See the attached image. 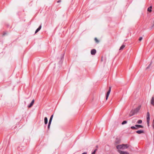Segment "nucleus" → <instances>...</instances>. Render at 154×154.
Segmentation results:
<instances>
[{"label": "nucleus", "mask_w": 154, "mask_h": 154, "mask_svg": "<svg viewBox=\"0 0 154 154\" xmlns=\"http://www.w3.org/2000/svg\"><path fill=\"white\" fill-rule=\"evenodd\" d=\"M34 102V100H33L29 105H28V108H31L33 105Z\"/></svg>", "instance_id": "6"}, {"label": "nucleus", "mask_w": 154, "mask_h": 154, "mask_svg": "<svg viewBox=\"0 0 154 154\" xmlns=\"http://www.w3.org/2000/svg\"><path fill=\"white\" fill-rule=\"evenodd\" d=\"M135 126L137 128H143V126L140 125H135Z\"/></svg>", "instance_id": "13"}, {"label": "nucleus", "mask_w": 154, "mask_h": 154, "mask_svg": "<svg viewBox=\"0 0 154 154\" xmlns=\"http://www.w3.org/2000/svg\"><path fill=\"white\" fill-rule=\"evenodd\" d=\"M137 123L138 124H141L142 123V121L141 120H139L137 121Z\"/></svg>", "instance_id": "18"}, {"label": "nucleus", "mask_w": 154, "mask_h": 154, "mask_svg": "<svg viewBox=\"0 0 154 154\" xmlns=\"http://www.w3.org/2000/svg\"><path fill=\"white\" fill-rule=\"evenodd\" d=\"M94 40L97 43H99V41L97 39V38H95Z\"/></svg>", "instance_id": "17"}, {"label": "nucleus", "mask_w": 154, "mask_h": 154, "mask_svg": "<svg viewBox=\"0 0 154 154\" xmlns=\"http://www.w3.org/2000/svg\"><path fill=\"white\" fill-rule=\"evenodd\" d=\"M152 6H150L149 8H147V11L151 12L152 11Z\"/></svg>", "instance_id": "12"}, {"label": "nucleus", "mask_w": 154, "mask_h": 154, "mask_svg": "<svg viewBox=\"0 0 154 154\" xmlns=\"http://www.w3.org/2000/svg\"><path fill=\"white\" fill-rule=\"evenodd\" d=\"M41 28H42V25H40L39 26V27H38V28H37V29H36V31H35V34H36V33L37 32H38V31H39L40 29H41Z\"/></svg>", "instance_id": "9"}, {"label": "nucleus", "mask_w": 154, "mask_h": 154, "mask_svg": "<svg viewBox=\"0 0 154 154\" xmlns=\"http://www.w3.org/2000/svg\"><path fill=\"white\" fill-rule=\"evenodd\" d=\"M51 121H49L48 125H50L51 123Z\"/></svg>", "instance_id": "24"}, {"label": "nucleus", "mask_w": 154, "mask_h": 154, "mask_svg": "<svg viewBox=\"0 0 154 154\" xmlns=\"http://www.w3.org/2000/svg\"><path fill=\"white\" fill-rule=\"evenodd\" d=\"M96 53V51L95 49H93L91 51V55H94Z\"/></svg>", "instance_id": "4"}, {"label": "nucleus", "mask_w": 154, "mask_h": 154, "mask_svg": "<svg viewBox=\"0 0 154 154\" xmlns=\"http://www.w3.org/2000/svg\"><path fill=\"white\" fill-rule=\"evenodd\" d=\"M82 154H87V153L86 152H84L82 153Z\"/></svg>", "instance_id": "28"}, {"label": "nucleus", "mask_w": 154, "mask_h": 154, "mask_svg": "<svg viewBox=\"0 0 154 154\" xmlns=\"http://www.w3.org/2000/svg\"><path fill=\"white\" fill-rule=\"evenodd\" d=\"M97 150V149H95L94 150V152H92L91 154H95V152Z\"/></svg>", "instance_id": "22"}, {"label": "nucleus", "mask_w": 154, "mask_h": 154, "mask_svg": "<svg viewBox=\"0 0 154 154\" xmlns=\"http://www.w3.org/2000/svg\"><path fill=\"white\" fill-rule=\"evenodd\" d=\"M151 103L154 106V97H152L151 100Z\"/></svg>", "instance_id": "10"}, {"label": "nucleus", "mask_w": 154, "mask_h": 154, "mask_svg": "<svg viewBox=\"0 0 154 154\" xmlns=\"http://www.w3.org/2000/svg\"><path fill=\"white\" fill-rule=\"evenodd\" d=\"M127 123V122L126 121H123L122 123V125H124L126 124Z\"/></svg>", "instance_id": "20"}, {"label": "nucleus", "mask_w": 154, "mask_h": 154, "mask_svg": "<svg viewBox=\"0 0 154 154\" xmlns=\"http://www.w3.org/2000/svg\"><path fill=\"white\" fill-rule=\"evenodd\" d=\"M111 90V87H109V89L108 90V91H107V92L106 93V100H107L108 99V97H109V94L110 93Z\"/></svg>", "instance_id": "3"}, {"label": "nucleus", "mask_w": 154, "mask_h": 154, "mask_svg": "<svg viewBox=\"0 0 154 154\" xmlns=\"http://www.w3.org/2000/svg\"><path fill=\"white\" fill-rule=\"evenodd\" d=\"M6 34V32H4L3 34V35H5Z\"/></svg>", "instance_id": "27"}, {"label": "nucleus", "mask_w": 154, "mask_h": 154, "mask_svg": "<svg viewBox=\"0 0 154 154\" xmlns=\"http://www.w3.org/2000/svg\"><path fill=\"white\" fill-rule=\"evenodd\" d=\"M53 117V115H52L51 116L50 119H49V121H52Z\"/></svg>", "instance_id": "19"}, {"label": "nucleus", "mask_w": 154, "mask_h": 154, "mask_svg": "<svg viewBox=\"0 0 154 154\" xmlns=\"http://www.w3.org/2000/svg\"><path fill=\"white\" fill-rule=\"evenodd\" d=\"M143 39V38L141 37H140L139 39V41H141Z\"/></svg>", "instance_id": "23"}, {"label": "nucleus", "mask_w": 154, "mask_h": 154, "mask_svg": "<svg viewBox=\"0 0 154 154\" xmlns=\"http://www.w3.org/2000/svg\"><path fill=\"white\" fill-rule=\"evenodd\" d=\"M50 125H48V129H49L50 128Z\"/></svg>", "instance_id": "25"}, {"label": "nucleus", "mask_w": 154, "mask_h": 154, "mask_svg": "<svg viewBox=\"0 0 154 154\" xmlns=\"http://www.w3.org/2000/svg\"><path fill=\"white\" fill-rule=\"evenodd\" d=\"M152 62H151V63H150V64L149 65V66L146 67V69H148L149 67L150 66L151 64H152Z\"/></svg>", "instance_id": "21"}, {"label": "nucleus", "mask_w": 154, "mask_h": 154, "mask_svg": "<svg viewBox=\"0 0 154 154\" xmlns=\"http://www.w3.org/2000/svg\"><path fill=\"white\" fill-rule=\"evenodd\" d=\"M125 47V45H122L120 47V48L119 49V50H123L124 48Z\"/></svg>", "instance_id": "15"}, {"label": "nucleus", "mask_w": 154, "mask_h": 154, "mask_svg": "<svg viewBox=\"0 0 154 154\" xmlns=\"http://www.w3.org/2000/svg\"><path fill=\"white\" fill-rule=\"evenodd\" d=\"M141 107V106H139L137 108L135 109L132 110L130 113L131 116H132L135 114H136L140 110Z\"/></svg>", "instance_id": "1"}, {"label": "nucleus", "mask_w": 154, "mask_h": 154, "mask_svg": "<svg viewBox=\"0 0 154 154\" xmlns=\"http://www.w3.org/2000/svg\"><path fill=\"white\" fill-rule=\"evenodd\" d=\"M122 145H123L122 146V149H127L128 147V145L127 144H122Z\"/></svg>", "instance_id": "7"}, {"label": "nucleus", "mask_w": 154, "mask_h": 154, "mask_svg": "<svg viewBox=\"0 0 154 154\" xmlns=\"http://www.w3.org/2000/svg\"><path fill=\"white\" fill-rule=\"evenodd\" d=\"M96 147L97 148H98V145H97V146H96Z\"/></svg>", "instance_id": "29"}, {"label": "nucleus", "mask_w": 154, "mask_h": 154, "mask_svg": "<svg viewBox=\"0 0 154 154\" xmlns=\"http://www.w3.org/2000/svg\"><path fill=\"white\" fill-rule=\"evenodd\" d=\"M136 132L138 134H141L144 133L143 130H138L136 131Z\"/></svg>", "instance_id": "11"}, {"label": "nucleus", "mask_w": 154, "mask_h": 154, "mask_svg": "<svg viewBox=\"0 0 154 154\" xmlns=\"http://www.w3.org/2000/svg\"><path fill=\"white\" fill-rule=\"evenodd\" d=\"M44 122L45 124H47L48 123V119L46 117H45L44 118Z\"/></svg>", "instance_id": "14"}, {"label": "nucleus", "mask_w": 154, "mask_h": 154, "mask_svg": "<svg viewBox=\"0 0 154 154\" xmlns=\"http://www.w3.org/2000/svg\"><path fill=\"white\" fill-rule=\"evenodd\" d=\"M61 2V0H59L58 1H57V2L59 3V2Z\"/></svg>", "instance_id": "26"}, {"label": "nucleus", "mask_w": 154, "mask_h": 154, "mask_svg": "<svg viewBox=\"0 0 154 154\" xmlns=\"http://www.w3.org/2000/svg\"><path fill=\"white\" fill-rule=\"evenodd\" d=\"M118 152L120 154H129V153L127 152L123 151H121L120 150H119Z\"/></svg>", "instance_id": "5"}, {"label": "nucleus", "mask_w": 154, "mask_h": 154, "mask_svg": "<svg viewBox=\"0 0 154 154\" xmlns=\"http://www.w3.org/2000/svg\"><path fill=\"white\" fill-rule=\"evenodd\" d=\"M150 121V115L149 112L147 113L146 122L148 126H149V123Z\"/></svg>", "instance_id": "2"}, {"label": "nucleus", "mask_w": 154, "mask_h": 154, "mask_svg": "<svg viewBox=\"0 0 154 154\" xmlns=\"http://www.w3.org/2000/svg\"><path fill=\"white\" fill-rule=\"evenodd\" d=\"M123 145H119L117 146H116V148L118 149V151L120 149H122V146H123Z\"/></svg>", "instance_id": "8"}, {"label": "nucleus", "mask_w": 154, "mask_h": 154, "mask_svg": "<svg viewBox=\"0 0 154 154\" xmlns=\"http://www.w3.org/2000/svg\"><path fill=\"white\" fill-rule=\"evenodd\" d=\"M131 128L132 129H138L135 126H134L131 127Z\"/></svg>", "instance_id": "16"}]
</instances>
